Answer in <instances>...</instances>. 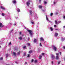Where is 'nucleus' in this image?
I'll list each match as a JSON object with an SVG mask.
<instances>
[{"mask_svg":"<svg viewBox=\"0 0 65 65\" xmlns=\"http://www.w3.org/2000/svg\"><path fill=\"white\" fill-rule=\"evenodd\" d=\"M27 31L29 32V34L30 35H32V31L31 30H28Z\"/></svg>","mask_w":65,"mask_h":65,"instance_id":"f257e3e1","label":"nucleus"},{"mask_svg":"<svg viewBox=\"0 0 65 65\" xmlns=\"http://www.w3.org/2000/svg\"><path fill=\"white\" fill-rule=\"evenodd\" d=\"M53 49L55 51H56L57 50V48L55 46H53Z\"/></svg>","mask_w":65,"mask_h":65,"instance_id":"f03ea898","label":"nucleus"},{"mask_svg":"<svg viewBox=\"0 0 65 65\" xmlns=\"http://www.w3.org/2000/svg\"><path fill=\"white\" fill-rule=\"evenodd\" d=\"M55 58V57L54 55H51V60H54Z\"/></svg>","mask_w":65,"mask_h":65,"instance_id":"7ed1b4c3","label":"nucleus"},{"mask_svg":"<svg viewBox=\"0 0 65 65\" xmlns=\"http://www.w3.org/2000/svg\"><path fill=\"white\" fill-rule=\"evenodd\" d=\"M30 1H28L27 3L26 4L28 6H29V5H30Z\"/></svg>","mask_w":65,"mask_h":65,"instance_id":"20e7f679","label":"nucleus"},{"mask_svg":"<svg viewBox=\"0 0 65 65\" xmlns=\"http://www.w3.org/2000/svg\"><path fill=\"white\" fill-rule=\"evenodd\" d=\"M55 24H59V23H61V21H59L57 22V20H56L55 21Z\"/></svg>","mask_w":65,"mask_h":65,"instance_id":"39448f33","label":"nucleus"},{"mask_svg":"<svg viewBox=\"0 0 65 65\" xmlns=\"http://www.w3.org/2000/svg\"><path fill=\"white\" fill-rule=\"evenodd\" d=\"M56 60H59V56H56Z\"/></svg>","mask_w":65,"mask_h":65,"instance_id":"423d86ee","label":"nucleus"},{"mask_svg":"<svg viewBox=\"0 0 65 65\" xmlns=\"http://www.w3.org/2000/svg\"><path fill=\"white\" fill-rule=\"evenodd\" d=\"M58 35V34L57 33H55V36H57Z\"/></svg>","mask_w":65,"mask_h":65,"instance_id":"0eeeda50","label":"nucleus"},{"mask_svg":"<svg viewBox=\"0 0 65 65\" xmlns=\"http://www.w3.org/2000/svg\"><path fill=\"white\" fill-rule=\"evenodd\" d=\"M42 58V56H41V55H39V59H41Z\"/></svg>","mask_w":65,"mask_h":65,"instance_id":"6e6552de","label":"nucleus"},{"mask_svg":"<svg viewBox=\"0 0 65 65\" xmlns=\"http://www.w3.org/2000/svg\"><path fill=\"white\" fill-rule=\"evenodd\" d=\"M40 40H42V41H43L44 40L43 39V38L42 37L40 38Z\"/></svg>","mask_w":65,"mask_h":65,"instance_id":"1a4fd4ad","label":"nucleus"},{"mask_svg":"<svg viewBox=\"0 0 65 65\" xmlns=\"http://www.w3.org/2000/svg\"><path fill=\"white\" fill-rule=\"evenodd\" d=\"M0 7L2 9H3V10H4V9H5V8L1 6Z\"/></svg>","mask_w":65,"mask_h":65,"instance_id":"9d476101","label":"nucleus"},{"mask_svg":"<svg viewBox=\"0 0 65 65\" xmlns=\"http://www.w3.org/2000/svg\"><path fill=\"white\" fill-rule=\"evenodd\" d=\"M37 40L36 39H34V42H36Z\"/></svg>","mask_w":65,"mask_h":65,"instance_id":"9b49d317","label":"nucleus"},{"mask_svg":"<svg viewBox=\"0 0 65 65\" xmlns=\"http://www.w3.org/2000/svg\"><path fill=\"white\" fill-rule=\"evenodd\" d=\"M42 7L41 6H39V8L40 9H41L42 8Z\"/></svg>","mask_w":65,"mask_h":65,"instance_id":"f8f14e48","label":"nucleus"},{"mask_svg":"<svg viewBox=\"0 0 65 65\" xmlns=\"http://www.w3.org/2000/svg\"><path fill=\"white\" fill-rule=\"evenodd\" d=\"M17 2H16V1L15 0H14L13 1V3H16Z\"/></svg>","mask_w":65,"mask_h":65,"instance_id":"ddd939ff","label":"nucleus"},{"mask_svg":"<svg viewBox=\"0 0 65 65\" xmlns=\"http://www.w3.org/2000/svg\"><path fill=\"white\" fill-rule=\"evenodd\" d=\"M19 39H20V40H22V37H20L19 38Z\"/></svg>","mask_w":65,"mask_h":65,"instance_id":"4468645a","label":"nucleus"},{"mask_svg":"<svg viewBox=\"0 0 65 65\" xmlns=\"http://www.w3.org/2000/svg\"><path fill=\"white\" fill-rule=\"evenodd\" d=\"M13 54L14 55V56H15L16 55V54H15V52H13Z\"/></svg>","mask_w":65,"mask_h":65,"instance_id":"2eb2a0df","label":"nucleus"},{"mask_svg":"<svg viewBox=\"0 0 65 65\" xmlns=\"http://www.w3.org/2000/svg\"><path fill=\"white\" fill-rule=\"evenodd\" d=\"M50 29H51V31H52L53 30V28H52V27H50Z\"/></svg>","mask_w":65,"mask_h":65,"instance_id":"dca6fc26","label":"nucleus"},{"mask_svg":"<svg viewBox=\"0 0 65 65\" xmlns=\"http://www.w3.org/2000/svg\"><path fill=\"white\" fill-rule=\"evenodd\" d=\"M29 12L30 13V14H31L32 13V11H31V10H30Z\"/></svg>","mask_w":65,"mask_h":65,"instance_id":"f3484780","label":"nucleus"},{"mask_svg":"<svg viewBox=\"0 0 65 65\" xmlns=\"http://www.w3.org/2000/svg\"><path fill=\"white\" fill-rule=\"evenodd\" d=\"M65 40V38H62V41H63V40Z\"/></svg>","mask_w":65,"mask_h":65,"instance_id":"a211bd4d","label":"nucleus"},{"mask_svg":"<svg viewBox=\"0 0 65 65\" xmlns=\"http://www.w3.org/2000/svg\"><path fill=\"white\" fill-rule=\"evenodd\" d=\"M31 53H32V51H31L29 52V54Z\"/></svg>","mask_w":65,"mask_h":65,"instance_id":"6ab92c4d","label":"nucleus"},{"mask_svg":"<svg viewBox=\"0 0 65 65\" xmlns=\"http://www.w3.org/2000/svg\"><path fill=\"white\" fill-rule=\"evenodd\" d=\"M56 56H59V53H56Z\"/></svg>","mask_w":65,"mask_h":65,"instance_id":"aec40b11","label":"nucleus"},{"mask_svg":"<svg viewBox=\"0 0 65 65\" xmlns=\"http://www.w3.org/2000/svg\"><path fill=\"white\" fill-rule=\"evenodd\" d=\"M17 11L18 12H20V10L19 9H18Z\"/></svg>","mask_w":65,"mask_h":65,"instance_id":"412c9836","label":"nucleus"},{"mask_svg":"<svg viewBox=\"0 0 65 65\" xmlns=\"http://www.w3.org/2000/svg\"><path fill=\"white\" fill-rule=\"evenodd\" d=\"M44 3L45 4H46L47 3L46 2H44Z\"/></svg>","mask_w":65,"mask_h":65,"instance_id":"4be33fe9","label":"nucleus"},{"mask_svg":"<svg viewBox=\"0 0 65 65\" xmlns=\"http://www.w3.org/2000/svg\"><path fill=\"white\" fill-rule=\"evenodd\" d=\"M46 19L47 21H48V18H47V16H46Z\"/></svg>","mask_w":65,"mask_h":65,"instance_id":"5701e85b","label":"nucleus"},{"mask_svg":"<svg viewBox=\"0 0 65 65\" xmlns=\"http://www.w3.org/2000/svg\"><path fill=\"white\" fill-rule=\"evenodd\" d=\"M23 48H26V46H24L23 47Z\"/></svg>","mask_w":65,"mask_h":65,"instance_id":"b1692460","label":"nucleus"},{"mask_svg":"<svg viewBox=\"0 0 65 65\" xmlns=\"http://www.w3.org/2000/svg\"><path fill=\"white\" fill-rule=\"evenodd\" d=\"M2 23H0V27H2Z\"/></svg>","mask_w":65,"mask_h":65,"instance_id":"393cba45","label":"nucleus"},{"mask_svg":"<svg viewBox=\"0 0 65 65\" xmlns=\"http://www.w3.org/2000/svg\"><path fill=\"white\" fill-rule=\"evenodd\" d=\"M8 55L6 54V58H7V57H8Z\"/></svg>","mask_w":65,"mask_h":65,"instance_id":"a878e982","label":"nucleus"},{"mask_svg":"<svg viewBox=\"0 0 65 65\" xmlns=\"http://www.w3.org/2000/svg\"><path fill=\"white\" fill-rule=\"evenodd\" d=\"M45 54L44 53H42V56H43V55H44Z\"/></svg>","mask_w":65,"mask_h":65,"instance_id":"bb28decb","label":"nucleus"},{"mask_svg":"<svg viewBox=\"0 0 65 65\" xmlns=\"http://www.w3.org/2000/svg\"><path fill=\"white\" fill-rule=\"evenodd\" d=\"M34 62H35V63H36V62H37V60H35L34 61Z\"/></svg>","mask_w":65,"mask_h":65,"instance_id":"cd10ccee","label":"nucleus"},{"mask_svg":"<svg viewBox=\"0 0 65 65\" xmlns=\"http://www.w3.org/2000/svg\"><path fill=\"white\" fill-rule=\"evenodd\" d=\"M53 14L52 13H51L50 14L51 16H52V15H53Z\"/></svg>","mask_w":65,"mask_h":65,"instance_id":"c85d7f7f","label":"nucleus"},{"mask_svg":"<svg viewBox=\"0 0 65 65\" xmlns=\"http://www.w3.org/2000/svg\"><path fill=\"white\" fill-rule=\"evenodd\" d=\"M0 60H3V57H1L0 58Z\"/></svg>","mask_w":65,"mask_h":65,"instance_id":"c756f323","label":"nucleus"},{"mask_svg":"<svg viewBox=\"0 0 65 65\" xmlns=\"http://www.w3.org/2000/svg\"><path fill=\"white\" fill-rule=\"evenodd\" d=\"M2 14L3 16H4V14L3 13H2Z\"/></svg>","mask_w":65,"mask_h":65,"instance_id":"7c9ffc66","label":"nucleus"},{"mask_svg":"<svg viewBox=\"0 0 65 65\" xmlns=\"http://www.w3.org/2000/svg\"><path fill=\"white\" fill-rule=\"evenodd\" d=\"M63 19H65V16H63Z\"/></svg>","mask_w":65,"mask_h":65,"instance_id":"2f4dec72","label":"nucleus"},{"mask_svg":"<svg viewBox=\"0 0 65 65\" xmlns=\"http://www.w3.org/2000/svg\"><path fill=\"white\" fill-rule=\"evenodd\" d=\"M27 44H28V45H29V46H30V43H28Z\"/></svg>","mask_w":65,"mask_h":65,"instance_id":"473e14b6","label":"nucleus"},{"mask_svg":"<svg viewBox=\"0 0 65 65\" xmlns=\"http://www.w3.org/2000/svg\"><path fill=\"white\" fill-rule=\"evenodd\" d=\"M40 46H42V45H41V43H40Z\"/></svg>","mask_w":65,"mask_h":65,"instance_id":"72a5a7b5","label":"nucleus"},{"mask_svg":"<svg viewBox=\"0 0 65 65\" xmlns=\"http://www.w3.org/2000/svg\"><path fill=\"white\" fill-rule=\"evenodd\" d=\"M30 57V55L28 54V55L27 57Z\"/></svg>","mask_w":65,"mask_h":65,"instance_id":"f704fd0d","label":"nucleus"},{"mask_svg":"<svg viewBox=\"0 0 65 65\" xmlns=\"http://www.w3.org/2000/svg\"><path fill=\"white\" fill-rule=\"evenodd\" d=\"M20 54V52H19L18 53V55H19V54Z\"/></svg>","mask_w":65,"mask_h":65,"instance_id":"c9c22d12","label":"nucleus"},{"mask_svg":"<svg viewBox=\"0 0 65 65\" xmlns=\"http://www.w3.org/2000/svg\"><path fill=\"white\" fill-rule=\"evenodd\" d=\"M34 61V60H33V59H32L31 60V62H33Z\"/></svg>","mask_w":65,"mask_h":65,"instance_id":"e433bc0d","label":"nucleus"},{"mask_svg":"<svg viewBox=\"0 0 65 65\" xmlns=\"http://www.w3.org/2000/svg\"><path fill=\"white\" fill-rule=\"evenodd\" d=\"M27 64V62H25V64Z\"/></svg>","mask_w":65,"mask_h":65,"instance_id":"4c0bfd02","label":"nucleus"},{"mask_svg":"<svg viewBox=\"0 0 65 65\" xmlns=\"http://www.w3.org/2000/svg\"><path fill=\"white\" fill-rule=\"evenodd\" d=\"M60 63V62H58V64H59Z\"/></svg>","mask_w":65,"mask_h":65,"instance_id":"58836bf2","label":"nucleus"},{"mask_svg":"<svg viewBox=\"0 0 65 65\" xmlns=\"http://www.w3.org/2000/svg\"><path fill=\"white\" fill-rule=\"evenodd\" d=\"M26 53H24V56H25L26 55Z\"/></svg>","mask_w":65,"mask_h":65,"instance_id":"ea45409f","label":"nucleus"},{"mask_svg":"<svg viewBox=\"0 0 65 65\" xmlns=\"http://www.w3.org/2000/svg\"><path fill=\"white\" fill-rule=\"evenodd\" d=\"M54 27H55V28H56V25H55L54 26Z\"/></svg>","mask_w":65,"mask_h":65,"instance_id":"a19ab883","label":"nucleus"},{"mask_svg":"<svg viewBox=\"0 0 65 65\" xmlns=\"http://www.w3.org/2000/svg\"><path fill=\"white\" fill-rule=\"evenodd\" d=\"M31 23L32 24H34V22H31Z\"/></svg>","mask_w":65,"mask_h":65,"instance_id":"79ce46f5","label":"nucleus"},{"mask_svg":"<svg viewBox=\"0 0 65 65\" xmlns=\"http://www.w3.org/2000/svg\"><path fill=\"white\" fill-rule=\"evenodd\" d=\"M63 29H64V28H65V26H63Z\"/></svg>","mask_w":65,"mask_h":65,"instance_id":"37998d69","label":"nucleus"},{"mask_svg":"<svg viewBox=\"0 0 65 65\" xmlns=\"http://www.w3.org/2000/svg\"><path fill=\"white\" fill-rule=\"evenodd\" d=\"M63 47L64 49H65V46H63Z\"/></svg>","mask_w":65,"mask_h":65,"instance_id":"c03bdc74","label":"nucleus"},{"mask_svg":"<svg viewBox=\"0 0 65 65\" xmlns=\"http://www.w3.org/2000/svg\"><path fill=\"white\" fill-rule=\"evenodd\" d=\"M11 44V42H10L9 43V45H10Z\"/></svg>","mask_w":65,"mask_h":65,"instance_id":"a18cd8bd","label":"nucleus"},{"mask_svg":"<svg viewBox=\"0 0 65 65\" xmlns=\"http://www.w3.org/2000/svg\"><path fill=\"white\" fill-rule=\"evenodd\" d=\"M54 4H56V3L55 2H54Z\"/></svg>","mask_w":65,"mask_h":65,"instance_id":"49530a36","label":"nucleus"},{"mask_svg":"<svg viewBox=\"0 0 65 65\" xmlns=\"http://www.w3.org/2000/svg\"><path fill=\"white\" fill-rule=\"evenodd\" d=\"M21 35V32H20L19 33Z\"/></svg>","mask_w":65,"mask_h":65,"instance_id":"de8ad7c7","label":"nucleus"},{"mask_svg":"<svg viewBox=\"0 0 65 65\" xmlns=\"http://www.w3.org/2000/svg\"><path fill=\"white\" fill-rule=\"evenodd\" d=\"M56 14H58V12H56Z\"/></svg>","mask_w":65,"mask_h":65,"instance_id":"09e8293b","label":"nucleus"},{"mask_svg":"<svg viewBox=\"0 0 65 65\" xmlns=\"http://www.w3.org/2000/svg\"><path fill=\"white\" fill-rule=\"evenodd\" d=\"M52 64H53V63H54V62H53V61H52Z\"/></svg>","mask_w":65,"mask_h":65,"instance_id":"8fccbe9b","label":"nucleus"},{"mask_svg":"<svg viewBox=\"0 0 65 65\" xmlns=\"http://www.w3.org/2000/svg\"><path fill=\"white\" fill-rule=\"evenodd\" d=\"M41 1V0H39V2H40V1Z\"/></svg>","mask_w":65,"mask_h":65,"instance_id":"3c124183","label":"nucleus"},{"mask_svg":"<svg viewBox=\"0 0 65 65\" xmlns=\"http://www.w3.org/2000/svg\"><path fill=\"white\" fill-rule=\"evenodd\" d=\"M60 55H61V52H60Z\"/></svg>","mask_w":65,"mask_h":65,"instance_id":"603ef678","label":"nucleus"},{"mask_svg":"<svg viewBox=\"0 0 65 65\" xmlns=\"http://www.w3.org/2000/svg\"><path fill=\"white\" fill-rule=\"evenodd\" d=\"M30 39V38H28V40H29V39Z\"/></svg>","mask_w":65,"mask_h":65,"instance_id":"864d4df0","label":"nucleus"},{"mask_svg":"<svg viewBox=\"0 0 65 65\" xmlns=\"http://www.w3.org/2000/svg\"><path fill=\"white\" fill-rule=\"evenodd\" d=\"M42 11H44V10H42Z\"/></svg>","mask_w":65,"mask_h":65,"instance_id":"5fc2aeb1","label":"nucleus"},{"mask_svg":"<svg viewBox=\"0 0 65 65\" xmlns=\"http://www.w3.org/2000/svg\"><path fill=\"white\" fill-rule=\"evenodd\" d=\"M15 51H16V50H17V49H15Z\"/></svg>","mask_w":65,"mask_h":65,"instance_id":"6e6d98bb","label":"nucleus"},{"mask_svg":"<svg viewBox=\"0 0 65 65\" xmlns=\"http://www.w3.org/2000/svg\"><path fill=\"white\" fill-rule=\"evenodd\" d=\"M55 30H58V29H55Z\"/></svg>","mask_w":65,"mask_h":65,"instance_id":"4d7b16f0","label":"nucleus"},{"mask_svg":"<svg viewBox=\"0 0 65 65\" xmlns=\"http://www.w3.org/2000/svg\"><path fill=\"white\" fill-rule=\"evenodd\" d=\"M16 24H14V25H15Z\"/></svg>","mask_w":65,"mask_h":65,"instance_id":"13d9d810","label":"nucleus"},{"mask_svg":"<svg viewBox=\"0 0 65 65\" xmlns=\"http://www.w3.org/2000/svg\"><path fill=\"white\" fill-rule=\"evenodd\" d=\"M6 65H9V64H6Z\"/></svg>","mask_w":65,"mask_h":65,"instance_id":"bf43d9fd","label":"nucleus"},{"mask_svg":"<svg viewBox=\"0 0 65 65\" xmlns=\"http://www.w3.org/2000/svg\"><path fill=\"white\" fill-rule=\"evenodd\" d=\"M12 31H13V30H12Z\"/></svg>","mask_w":65,"mask_h":65,"instance_id":"052dcab7","label":"nucleus"},{"mask_svg":"<svg viewBox=\"0 0 65 65\" xmlns=\"http://www.w3.org/2000/svg\"><path fill=\"white\" fill-rule=\"evenodd\" d=\"M1 47V46H0V48Z\"/></svg>","mask_w":65,"mask_h":65,"instance_id":"680f3d73","label":"nucleus"}]
</instances>
